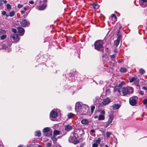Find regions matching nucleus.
<instances>
[{
    "label": "nucleus",
    "mask_w": 147,
    "mask_h": 147,
    "mask_svg": "<svg viewBox=\"0 0 147 147\" xmlns=\"http://www.w3.org/2000/svg\"><path fill=\"white\" fill-rule=\"evenodd\" d=\"M88 109L87 105L82 104L79 102H77L75 104V111L78 115L86 114L88 112Z\"/></svg>",
    "instance_id": "obj_1"
},
{
    "label": "nucleus",
    "mask_w": 147,
    "mask_h": 147,
    "mask_svg": "<svg viewBox=\"0 0 147 147\" xmlns=\"http://www.w3.org/2000/svg\"><path fill=\"white\" fill-rule=\"evenodd\" d=\"M134 89L131 87H123L121 90L119 91L121 95L122 96H125L127 94H130L133 92Z\"/></svg>",
    "instance_id": "obj_2"
},
{
    "label": "nucleus",
    "mask_w": 147,
    "mask_h": 147,
    "mask_svg": "<svg viewBox=\"0 0 147 147\" xmlns=\"http://www.w3.org/2000/svg\"><path fill=\"white\" fill-rule=\"evenodd\" d=\"M103 44V42L102 40H99L96 41L94 45L95 49L98 51H102L104 49Z\"/></svg>",
    "instance_id": "obj_3"
},
{
    "label": "nucleus",
    "mask_w": 147,
    "mask_h": 147,
    "mask_svg": "<svg viewBox=\"0 0 147 147\" xmlns=\"http://www.w3.org/2000/svg\"><path fill=\"white\" fill-rule=\"evenodd\" d=\"M69 142H71L75 144H76L78 142V135L76 133H74L69 138Z\"/></svg>",
    "instance_id": "obj_4"
},
{
    "label": "nucleus",
    "mask_w": 147,
    "mask_h": 147,
    "mask_svg": "<svg viewBox=\"0 0 147 147\" xmlns=\"http://www.w3.org/2000/svg\"><path fill=\"white\" fill-rule=\"evenodd\" d=\"M138 98L136 96H134L129 98V103L132 106L135 105L137 102Z\"/></svg>",
    "instance_id": "obj_5"
},
{
    "label": "nucleus",
    "mask_w": 147,
    "mask_h": 147,
    "mask_svg": "<svg viewBox=\"0 0 147 147\" xmlns=\"http://www.w3.org/2000/svg\"><path fill=\"white\" fill-rule=\"evenodd\" d=\"M57 112L56 111V110L54 109L52 110L50 114V117L51 119L52 120H53L52 119L55 118L57 117Z\"/></svg>",
    "instance_id": "obj_6"
},
{
    "label": "nucleus",
    "mask_w": 147,
    "mask_h": 147,
    "mask_svg": "<svg viewBox=\"0 0 147 147\" xmlns=\"http://www.w3.org/2000/svg\"><path fill=\"white\" fill-rule=\"evenodd\" d=\"M101 141L100 138H98L97 140L93 141L92 147H98Z\"/></svg>",
    "instance_id": "obj_7"
},
{
    "label": "nucleus",
    "mask_w": 147,
    "mask_h": 147,
    "mask_svg": "<svg viewBox=\"0 0 147 147\" xmlns=\"http://www.w3.org/2000/svg\"><path fill=\"white\" fill-rule=\"evenodd\" d=\"M21 25L23 27H25L30 24L29 22H27L26 20L24 19L20 22Z\"/></svg>",
    "instance_id": "obj_8"
},
{
    "label": "nucleus",
    "mask_w": 147,
    "mask_h": 147,
    "mask_svg": "<svg viewBox=\"0 0 147 147\" xmlns=\"http://www.w3.org/2000/svg\"><path fill=\"white\" fill-rule=\"evenodd\" d=\"M140 4L142 7H145L147 6V0H140Z\"/></svg>",
    "instance_id": "obj_9"
},
{
    "label": "nucleus",
    "mask_w": 147,
    "mask_h": 147,
    "mask_svg": "<svg viewBox=\"0 0 147 147\" xmlns=\"http://www.w3.org/2000/svg\"><path fill=\"white\" fill-rule=\"evenodd\" d=\"M11 38L15 42H17L19 40V36L16 34H13L11 35Z\"/></svg>",
    "instance_id": "obj_10"
},
{
    "label": "nucleus",
    "mask_w": 147,
    "mask_h": 147,
    "mask_svg": "<svg viewBox=\"0 0 147 147\" xmlns=\"http://www.w3.org/2000/svg\"><path fill=\"white\" fill-rule=\"evenodd\" d=\"M47 5L46 4H44L40 6H37L36 8L37 9L40 10H43L45 9L47 7Z\"/></svg>",
    "instance_id": "obj_11"
},
{
    "label": "nucleus",
    "mask_w": 147,
    "mask_h": 147,
    "mask_svg": "<svg viewBox=\"0 0 147 147\" xmlns=\"http://www.w3.org/2000/svg\"><path fill=\"white\" fill-rule=\"evenodd\" d=\"M111 102V100L109 98H107L103 100L102 103L103 105H106L109 104Z\"/></svg>",
    "instance_id": "obj_12"
},
{
    "label": "nucleus",
    "mask_w": 147,
    "mask_h": 147,
    "mask_svg": "<svg viewBox=\"0 0 147 147\" xmlns=\"http://www.w3.org/2000/svg\"><path fill=\"white\" fill-rule=\"evenodd\" d=\"M17 29L18 30L19 33L20 34L21 36H22L24 33L25 31L24 29L22 27H18Z\"/></svg>",
    "instance_id": "obj_13"
},
{
    "label": "nucleus",
    "mask_w": 147,
    "mask_h": 147,
    "mask_svg": "<svg viewBox=\"0 0 147 147\" xmlns=\"http://www.w3.org/2000/svg\"><path fill=\"white\" fill-rule=\"evenodd\" d=\"M2 49L7 51H11L10 47L9 46H7L5 44H3L2 45Z\"/></svg>",
    "instance_id": "obj_14"
},
{
    "label": "nucleus",
    "mask_w": 147,
    "mask_h": 147,
    "mask_svg": "<svg viewBox=\"0 0 147 147\" xmlns=\"http://www.w3.org/2000/svg\"><path fill=\"white\" fill-rule=\"evenodd\" d=\"M65 130L67 131H69L72 129V126L69 124L65 125Z\"/></svg>",
    "instance_id": "obj_15"
},
{
    "label": "nucleus",
    "mask_w": 147,
    "mask_h": 147,
    "mask_svg": "<svg viewBox=\"0 0 147 147\" xmlns=\"http://www.w3.org/2000/svg\"><path fill=\"white\" fill-rule=\"evenodd\" d=\"M120 105L118 104H114L112 106L113 109L115 110L118 109L120 108Z\"/></svg>",
    "instance_id": "obj_16"
},
{
    "label": "nucleus",
    "mask_w": 147,
    "mask_h": 147,
    "mask_svg": "<svg viewBox=\"0 0 147 147\" xmlns=\"http://www.w3.org/2000/svg\"><path fill=\"white\" fill-rule=\"evenodd\" d=\"M82 124L84 125L88 124L89 123L88 121L86 119H84L82 120L81 121Z\"/></svg>",
    "instance_id": "obj_17"
},
{
    "label": "nucleus",
    "mask_w": 147,
    "mask_h": 147,
    "mask_svg": "<svg viewBox=\"0 0 147 147\" xmlns=\"http://www.w3.org/2000/svg\"><path fill=\"white\" fill-rule=\"evenodd\" d=\"M51 129L49 127H47L43 129V132L44 133H47L50 131Z\"/></svg>",
    "instance_id": "obj_18"
},
{
    "label": "nucleus",
    "mask_w": 147,
    "mask_h": 147,
    "mask_svg": "<svg viewBox=\"0 0 147 147\" xmlns=\"http://www.w3.org/2000/svg\"><path fill=\"white\" fill-rule=\"evenodd\" d=\"M92 5L94 9H96L98 8V5L96 3H92Z\"/></svg>",
    "instance_id": "obj_19"
},
{
    "label": "nucleus",
    "mask_w": 147,
    "mask_h": 147,
    "mask_svg": "<svg viewBox=\"0 0 147 147\" xmlns=\"http://www.w3.org/2000/svg\"><path fill=\"white\" fill-rule=\"evenodd\" d=\"M113 119L114 117L113 116L111 115H110L108 121L109 122L111 123L112 122L113 120Z\"/></svg>",
    "instance_id": "obj_20"
},
{
    "label": "nucleus",
    "mask_w": 147,
    "mask_h": 147,
    "mask_svg": "<svg viewBox=\"0 0 147 147\" xmlns=\"http://www.w3.org/2000/svg\"><path fill=\"white\" fill-rule=\"evenodd\" d=\"M105 119V116L102 115H100L98 117V120H104Z\"/></svg>",
    "instance_id": "obj_21"
},
{
    "label": "nucleus",
    "mask_w": 147,
    "mask_h": 147,
    "mask_svg": "<svg viewBox=\"0 0 147 147\" xmlns=\"http://www.w3.org/2000/svg\"><path fill=\"white\" fill-rule=\"evenodd\" d=\"M35 135L36 136L40 137L41 135V133L40 131H37L35 132Z\"/></svg>",
    "instance_id": "obj_22"
},
{
    "label": "nucleus",
    "mask_w": 147,
    "mask_h": 147,
    "mask_svg": "<svg viewBox=\"0 0 147 147\" xmlns=\"http://www.w3.org/2000/svg\"><path fill=\"white\" fill-rule=\"evenodd\" d=\"M60 132L57 130H55L54 131V135L56 136L60 134Z\"/></svg>",
    "instance_id": "obj_23"
},
{
    "label": "nucleus",
    "mask_w": 147,
    "mask_h": 147,
    "mask_svg": "<svg viewBox=\"0 0 147 147\" xmlns=\"http://www.w3.org/2000/svg\"><path fill=\"white\" fill-rule=\"evenodd\" d=\"M134 81H136V82H138V80H136V78L135 77H132L129 80L130 82L131 83Z\"/></svg>",
    "instance_id": "obj_24"
},
{
    "label": "nucleus",
    "mask_w": 147,
    "mask_h": 147,
    "mask_svg": "<svg viewBox=\"0 0 147 147\" xmlns=\"http://www.w3.org/2000/svg\"><path fill=\"white\" fill-rule=\"evenodd\" d=\"M51 138L54 142H56L57 139L56 138L55 136L53 135L51 136Z\"/></svg>",
    "instance_id": "obj_25"
},
{
    "label": "nucleus",
    "mask_w": 147,
    "mask_h": 147,
    "mask_svg": "<svg viewBox=\"0 0 147 147\" xmlns=\"http://www.w3.org/2000/svg\"><path fill=\"white\" fill-rule=\"evenodd\" d=\"M6 7L8 11H9L11 8V6L9 4H7L6 5Z\"/></svg>",
    "instance_id": "obj_26"
},
{
    "label": "nucleus",
    "mask_w": 147,
    "mask_h": 147,
    "mask_svg": "<svg viewBox=\"0 0 147 147\" xmlns=\"http://www.w3.org/2000/svg\"><path fill=\"white\" fill-rule=\"evenodd\" d=\"M74 115H75L72 113H69L67 115L68 117L69 118H71L72 117H73Z\"/></svg>",
    "instance_id": "obj_27"
},
{
    "label": "nucleus",
    "mask_w": 147,
    "mask_h": 147,
    "mask_svg": "<svg viewBox=\"0 0 147 147\" xmlns=\"http://www.w3.org/2000/svg\"><path fill=\"white\" fill-rule=\"evenodd\" d=\"M6 37L7 36L6 34L3 35L1 36L0 38L1 40H3L5 39L6 38Z\"/></svg>",
    "instance_id": "obj_28"
},
{
    "label": "nucleus",
    "mask_w": 147,
    "mask_h": 147,
    "mask_svg": "<svg viewBox=\"0 0 147 147\" xmlns=\"http://www.w3.org/2000/svg\"><path fill=\"white\" fill-rule=\"evenodd\" d=\"M119 32L118 31L117 33V35L118 36V37H117V40L120 41L121 38V36L120 35H118V34H119Z\"/></svg>",
    "instance_id": "obj_29"
},
{
    "label": "nucleus",
    "mask_w": 147,
    "mask_h": 147,
    "mask_svg": "<svg viewBox=\"0 0 147 147\" xmlns=\"http://www.w3.org/2000/svg\"><path fill=\"white\" fill-rule=\"evenodd\" d=\"M14 15V11H12L9 13V16L10 17H12Z\"/></svg>",
    "instance_id": "obj_30"
},
{
    "label": "nucleus",
    "mask_w": 147,
    "mask_h": 147,
    "mask_svg": "<svg viewBox=\"0 0 147 147\" xmlns=\"http://www.w3.org/2000/svg\"><path fill=\"white\" fill-rule=\"evenodd\" d=\"M120 71L122 72H126V69L124 68H122L121 69Z\"/></svg>",
    "instance_id": "obj_31"
},
{
    "label": "nucleus",
    "mask_w": 147,
    "mask_h": 147,
    "mask_svg": "<svg viewBox=\"0 0 147 147\" xmlns=\"http://www.w3.org/2000/svg\"><path fill=\"white\" fill-rule=\"evenodd\" d=\"M119 42L120 41H118L117 40H115L114 42L115 45L117 47V46L119 43Z\"/></svg>",
    "instance_id": "obj_32"
},
{
    "label": "nucleus",
    "mask_w": 147,
    "mask_h": 147,
    "mask_svg": "<svg viewBox=\"0 0 147 147\" xmlns=\"http://www.w3.org/2000/svg\"><path fill=\"white\" fill-rule=\"evenodd\" d=\"M125 84V82L123 81H122L121 83L119 84V85H118V86H119V88H121V87L123 85H124V84Z\"/></svg>",
    "instance_id": "obj_33"
},
{
    "label": "nucleus",
    "mask_w": 147,
    "mask_h": 147,
    "mask_svg": "<svg viewBox=\"0 0 147 147\" xmlns=\"http://www.w3.org/2000/svg\"><path fill=\"white\" fill-rule=\"evenodd\" d=\"M120 88H119L118 86H115V87L114 90H115V91H117V90H118V91L119 92V91H120L119 90V89Z\"/></svg>",
    "instance_id": "obj_34"
},
{
    "label": "nucleus",
    "mask_w": 147,
    "mask_h": 147,
    "mask_svg": "<svg viewBox=\"0 0 147 147\" xmlns=\"http://www.w3.org/2000/svg\"><path fill=\"white\" fill-rule=\"evenodd\" d=\"M139 72L141 74H143L145 73V71L142 69H140Z\"/></svg>",
    "instance_id": "obj_35"
},
{
    "label": "nucleus",
    "mask_w": 147,
    "mask_h": 147,
    "mask_svg": "<svg viewBox=\"0 0 147 147\" xmlns=\"http://www.w3.org/2000/svg\"><path fill=\"white\" fill-rule=\"evenodd\" d=\"M112 134L111 132H107L106 133V136L107 138H109L110 136Z\"/></svg>",
    "instance_id": "obj_36"
},
{
    "label": "nucleus",
    "mask_w": 147,
    "mask_h": 147,
    "mask_svg": "<svg viewBox=\"0 0 147 147\" xmlns=\"http://www.w3.org/2000/svg\"><path fill=\"white\" fill-rule=\"evenodd\" d=\"M143 103L146 107H147V99L144 100L143 101Z\"/></svg>",
    "instance_id": "obj_37"
},
{
    "label": "nucleus",
    "mask_w": 147,
    "mask_h": 147,
    "mask_svg": "<svg viewBox=\"0 0 147 147\" xmlns=\"http://www.w3.org/2000/svg\"><path fill=\"white\" fill-rule=\"evenodd\" d=\"M95 108V107L94 106H92L91 107V111L92 113H93L94 110Z\"/></svg>",
    "instance_id": "obj_38"
},
{
    "label": "nucleus",
    "mask_w": 147,
    "mask_h": 147,
    "mask_svg": "<svg viewBox=\"0 0 147 147\" xmlns=\"http://www.w3.org/2000/svg\"><path fill=\"white\" fill-rule=\"evenodd\" d=\"M6 31L4 30H1L0 31V35L6 33Z\"/></svg>",
    "instance_id": "obj_39"
},
{
    "label": "nucleus",
    "mask_w": 147,
    "mask_h": 147,
    "mask_svg": "<svg viewBox=\"0 0 147 147\" xmlns=\"http://www.w3.org/2000/svg\"><path fill=\"white\" fill-rule=\"evenodd\" d=\"M111 124V123H109V122L108 121L107 122V123L105 125V127H108Z\"/></svg>",
    "instance_id": "obj_40"
},
{
    "label": "nucleus",
    "mask_w": 147,
    "mask_h": 147,
    "mask_svg": "<svg viewBox=\"0 0 147 147\" xmlns=\"http://www.w3.org/2000/svg\"><path fill=\"white\" fill-rule=\"evenodd\" d=\"M23 6V5H21V4H19L18 5V7L19 8H21Z\"/></svg>",
    "instance_id": "obj_41"
},
{
    "label": "nucleus",
    "mask_w": 147,
    "mask_h": 147,
    "mask_svg": "<svg viewBox=\"0 0 147 147\" xmlns=\"http://www.w3.org/2000/svg\"><path fill=\"white\" fill-rule=\"evenodd\" d=\"M100 113L102 115H104L105 114V112L104 110H102L100 111Z\"/></svg>",
    "instance_id": "obj_42"
},
{
    "label": "nucleus",
    "mask_w": 147,
    "mask_h": 147,
    "mask_svg": "<svg viewBox=\"0 0 147 147\" xmlns=\"http://www.w3.org/2000/svg\"><path fill=\"white\" fill-rule=\"evenodd\" d=\"M12 30L15 33H16L17 32V30L16 29H12Z\"/></svg>",
    "instance_id": "obj_43"
},
{
    "label": "nucleus",
    "mask_w": 147,
    "mask_h": 147,
    "mask_svg": "<svg viewBox=\"0 0 147 147\" xmlns=\"http://www.w3.org/2000/svg\"><path fill=\"white\" fill-rule=\"evenodd\" d=\"M47 145L48 147H50L51 145V144L50 143H48L47 144Z\"/></svg>",
    "instance_id": "obj_44"
},
{
    "label": "nucleus",
    "mask_w": 147,
    "mask_h": 147,
    "mask_svg": "<svg viewBox=\"0 0 147 147\" xmlns=\"http://www.w3.org/2000/svg\"><path fill=\"white\" fill-rule=\"evenodd\" d=\"M111 17L112 18H114L115 19H116V16L114 15V14H112L111 15Z\"/></svg>",
    "instance_id": "obj_45"
},
{
    "label": "nucleus",
    "mask_w": 147,
    "mask_h": 147,
    "mask_svg": "<svg viewBox=\"0 0 147 147\" xmlns=\"http://www.w3.org/2000/svg\"><path fill=\"white\" fill-rule=\"evenodd\" d=\"M2 14L3 15H5L6 14V12L5 11H3L2 12Z\"/></svg>",
    "instance_id": "obj_46"
},
{
    "label": "nucleus",
    "mask_w": 147,
    "mask_h": 147,
    "mask_svg": "<svg viewBox=\"0 0 147 147\" xmlns=\"http://www.w3.org/2000/svg\"><path fill=\"white\" fill-rule=\"evenodd\" d=\"M25 11L24 10H21V13L22 14H23L25 13Z\"/></svg>",
    "instance_id": "obj_47"
},
{
    "label": "nucleus",
    "mask_w": 147,
    "mask_h": 147,
    "mask_svg": "<svg viewBox=\"0 0 147 147\" xmlns=\"http://www.w3.org/2000/svg\"><path fill=\"white\" fill-rule=\"evenodd\" d=\"M115 55H111V58H114L115 57Z\"/></svg>",
    "instance_id": "obj_48"
},
{
    "label": "nucleus",
    "mask_w": 147,
    "mask_h": 147,
    "mask_svg": "<svg viewBox=\"0 0 147 147\" xmlns=\"http://www.w3.org/2000/svg\"><path fill=\"white\" fill-rule=\"evenodd\" d=\"M140 94L142 95H143L144 94V92H143L141 91V90H140Z\"/></svg>",
    "instance_id": "obj_49"
},
{
    "label": "nucleus",
    "mask_w": 147,
    "mask_h": 147,
    "mask_svg": "<svg viewBox=\"0 0 147 147\" xmlns=\"http://www.w3.org/2000/svg\"><path fill=\"white\" fill-rule=\"evenodd\" d=\"M29 3L31 4H33L34 3V2L33 1H30L29 2Z\"/></svg>",
    "instance_id": "obj_50"
},
{
    "label": "nucleus",
    "mask_w": 147,
    "mask_h": 147,
    "mask_svg": "<svg viewBox=\"0 0 147 147\" xmlns=\"http://www.w3.org/2000/svg\"><path fill=\"white\" fill-rule=\"evenodd\" d=\"M24 11L25 12L27 10V8L26 7H24Z\"/></svg>",
    "instance_id": "obj_51"
},
{
    "label": "nucleus",
    "mask_w": 147,
    "mask_h": 147,
    "mask_svg": "<svg viewBox=\"0 0 147 147\" xmlns=\"http://www.w3.org/2000/svg\"><path fill=\"white\" fill-rule=\"evenodd\" d=\"M90 132L92 133H95V131L93 129H92L91 130Z\"/></svg>",
    "instance_id": "obj_52"
},
{
    "label": "nucleus",
    "mask_w": 147,
    "mask_h": 147,
    "mask_svg": "<svg viewBox=\"0 0 147 147\" xmlns=\"http://www.w3.org/2000/svg\"><path fill=\"white\" fill-rule=\"evenodd\" d=\"M142 89L144 90H146V88L145 87H142Z\"/></svg>",
    "instance_id": "obj_53"
},
{
    "label": "nucleus",
    "mask_w": 147,
    "mask_h": 147,
    "mask_svg": "<svg viewBox=\"0 0 147 147\" xmlns=\"http://www.w3.org/2000/svg\"><path fill=\"white\" fill-rule=\"evenodd\" d=\"M98 117V116L97 115H95L94 116V118L95 119H96Z\"/></svg>",
    "instance_id": "obj_54"
},
{
    "label": "nucleus",
    "mask_w": 147,
    "mask_h": 147,
    "mask_svg": "<svg viewBox=\"0 0 147 147\" xmlns=\"http://www.w3.org/2000/svg\"><path fill=\"white\" fill-rule=\"evenodd\" d=\"M47 1V0H43V2H46Z\"/></svg>",
    "instance_id": "obj_55"
},
{
    "label": "nucleus",
    "mask_w": 147,
    "mask_h": 147,
    "mask_svg": "<svg viewBox=\"0 0 147 147\" xmlns=\"http://www.w3.org/2000/svg\"><path fill=\"white\" fill-rule=\"evenodd\" d=\"M18 147H22V145H20Z\"/></svg>",
    "instance_id": "obj_56"
},
{
    "label": "nucleus",
    "mask_w": 147,
    "mask_h": 147,
    "mask_svg": "<svg viewBox=\"0 0 147 147\" xmlns=\"http://www.w3.org/2000/svg\"><path fill=\"white\" fill-rule=\"evenodd\" d=\"M5 15L6 16V17H8L9 16V15H8V14H6Z\"/></svg>",
    "instance_id": "obj_57"
},
{
    "label": "nucleus",
    "mask_w": 147,
    "mask_h": 147,
    "mask_svg": "<svg viewBox=\"0 0 147 147\" xmlns=\"http://www.w3.org/2000/svg\"><path fill=\"white\" fill-rule=\"evenodd\" d=\"M105 147H109V146L107 145H106L105 146Z\"/></svg>",
    "instance_id": "obj_58"
},
{
    "label": "nucleus",
    "mask_w": 147,
    "mask_h": 147,
    "mask_svg": "<svg viewBox=\"0 0 147 147\" xmlns=\"http://www.w3.org/2000/svg\"><path fill=\"white\" fill-rule=\"evenodd\" d=\"M122 28V26H120V27H119V29H121Z\"/></svg>",
    "instance_id": "obj_59"
},
{
    "label": "nucleus",
    "mask_w": 147,
    "mask_h": 147,
    "mask_svg": "<svg viewBox=\"0 0 147 147\" xmlns=\"http://www.w3.org/2000/svg\"><path fill=\"white\" fill-rule=\"evenodd\" d=\"M38 147H42V146L38 145Z\"/></svg>",
    "instance_id": "obj_60"
},
{
    "label": "nucleus",
    "mask_w": 147,
    "mask_h": 147,
    "mask_svg": "<svg viewBox=\"0 0 147 147\" xmlns=\"http://www.w3.org/2000/svg\"><path fill=\"white\" fill-rule=\"evenodd\" d=\"M5 3H6L7 2V1H5Z\"/></svg>",
    "instance_id": "obj_61"
},
{
    "label": "nucleus",
    "mask_w": 147,
    "mask_h": 147,
    "mask_svg": "<svg viewBox=\"0 0 147 147\" xmlns=\"http://www.w3.org/2000/svg\"><path fill=\"white\" fill-rule=\"evenodd\" d=\"M1 1V0H0V2Z\"/></svg>",
    "instance_id": "obj_62"
}]
</instances>
